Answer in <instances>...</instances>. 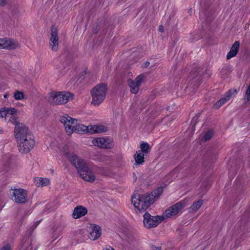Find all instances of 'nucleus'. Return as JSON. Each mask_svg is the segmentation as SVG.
Instances as JSON below:
<instances>
[{"label":"nucleus","mask_w":250,"mask_h":250,"mask_svg":"<svg viewBox=\"0 0 250 250\" xmlns=\"http://www.w3.org/2000/svg\"><path fill=\"white\" fill-rule=\"evenodd\" d=\"M49 47L54 52L59 49L58 30L57 27L53 26L51 28Z\"/></svg>","instance_id":"nucleus-11"},{"label":"nucleus","mask_w":250,"mask_h":250,"mask_svg":"<svg viewBox=\"0 0 250 250\" xmlns=\"http://www.w3.org/2000/svg\"><path fill=\"white\" fill-rule=\"evenodd\" d=\"M61 150L71 164L76 168L81 177L83 180L90 183L95 181L94 173L89 168L88 164L84 160L70 152L69 146L66 145H64Z\"/></svg>","instance_id":"nucleus-1"},{"label":"nucleus","mask_w":250,"mask_h":250,"mask_svg":"<svg viewBox=\"0 0 250 250\" xmlns=\"http://www.w3.org/2000/svg\"><path fill=\"white\" fill-rule=\"evenodd\" d=\"M3 129L1 128H0V134H2L3 133Z\"/></svg>","instance_id":"nucleus-33"},{"label":"nucleus","mask_w":250,"mask_h":250,"mask_svg":"<svg viewBox=\"0 0 250 250\" xmlns=\"http://www.w3.org/2000/svg\"><path fill=\"white\" fill-rule=\"evenodd\" d=\"M19 46L18 42L9 38H0V49H15Z\"/></svg>","instance_id":"nucleus-14"},{"label":"nucleus","mask_w":250,"mask_h":250,"mask_svg":"<svg viewBox=\"0 0 250 250\" xmlns=\"http://www.w3.org/2000/svg\"><path fill=\"white\" fill-rule=\"evenodd\" d=\"M10 246L9 245H6L1 249V250H10Z\"/></svg>","instance_id":"nucleus-28"},{"label":"nucleus","mask_w":250,"mask_h":250,"mask_svg":"<svg viewBox=\"0 0 250 250\" xmlns=\"http://www.w3.org/2000/svg\"><path fill=\"white\" fill-rule=\"evenodd\" d=\"M149 62H146L145 63V66H146H146H148V65H149Z\"/></svg>","instance_id":"nucleus-32"},{"label":"nucleus","mask_w":250,"mask_h":250,"mask_svg":"<svg viewBox=\"0 0 250 250\" xmlns=\"http://www.w3.org/2000/svg\"><path fill=\"white\" fill-rule=\"evenodd\" d=\"M89 238L91 240H95L101 235L102 231L100 226L95 224H90L88 227Z\"/></svg>","instance_id":"nucleus-16"},{"label":"nucleus","mask_w":250,"mask_h":250,"mask_svg":"<svg viewBox=\"0 0 250 250\" xmlns=\"http://www.w3.org/2000/svg\"><path fill=\"white\" fill-rule=\"evenodd\" d=\"M159 30L161 32H163L164 31V28L163 27L162 25H160L159 27Z\"/></svg>","instance_id":"nucleus-31"},{"label":"nucleus","mask_w":250,"mask_h":250,"mask_svg":"<svg viewBox=\"0 0 250 250\" xmlns=\"http://www.w3.org/2000/svg\"><path fill=\"white\" fill-rule=\"evenodd\" d=\"M185 207L184 201L178 202L166 209L163 217L170 218L178 214Z\"/></svg>","instance_id":"nucleus-12"},{"label":"nucleus","mask_w":250,"mask_h":250,"mask_svg":"<svg viewBox=\"0 0 250 250\" xmlns=\"http://www.w3.org/2000/svg\"><path fill=\"white\" fill-rule=\"evenodd\" d=\"M36 185L38 187L46 186L49 184L50 180L46 178H37L35 180Z\"/></svg>","instance_id":"nucleus-23"},{"label":"nucleus","mask_w":250,"mask_h":250,"mask_svg":"<svg viewBox=\"0 0 250 250\" xmlns=\"http://www.w3.org/2000/svg\"><path fill=\"white\" fill-rule=\"evenodd\" d=\"M213 132L211 130L207 132L204 136L205 141H208L213 136Z\"/></svg>","instance_id":"nucleus-27"},{"label":"nucleus","mask_w":250,"mask_h":250,"mask_svg":"<svg viewBox=\"0 0 250 250\" xmlns=\"http://www.w3.org/2000/svg\"><path fill=\"white\" fill-rule=\"evenodd\" d=\"M160 250V248H156V250Z\"/></svg>","instance_id":"nucleus-35"},{"label":"nucleus","mask_w":250,"mask_h":250,"mask_svg":"<svg viewBox=\"0 0 250 250\" xmlns=\"http://www.w3.org/2000/svg\"><path fill=\"white\" fill-rule=\"evenodd\" d=\"M6 3V0H0V4L1 6L5 5Z\"/></svg>","instance_id":"nucleus-30"},{"label":"nucleus","mask_w":250,"mask_h":250,"mask_svg":"<svg viewBox=\"0 0 250 250\" xmlns=\"http://www.w3.org/2000/svg\"><path fill=\"white\" fill-rule=\"evenodd\" d=\"M107 85L104 83L96 85L91 91V104L98 106L104 100L107 93Z\"/></svg>","instance_id":"nucleus-3"},{"label":"nucleus","mask_w":250,"mask_h":250,"mask_svg":"<svg viewBox=\"0 0 250 250\" xmlns=\"http://www.w3.org/2000/svg\"><path fill=\"white\" fill-rule=\"evenodd\" d=\"M140 148L141 149L138 151L141 152L146 155H147L150 151L149 145L147 143H142L140 145Z\"/></svg>","instance_id":"nucleus-24"},{"label":"nucleus","mask_w":250,"mask_h":250,"mask_svg":"<svg viewBox=\"0 0 250 250\" xmlns=\"http://www.w3.org/2000/svg\"><path fill=\"white\" fill-rule=\"evenodd\" d=\"M203 200H199L193 203L192 206L189 208V212L194 213L196 212L201 208L203 205Z\"/></svg>","instance_id":"nucleus-22"},{"label":"nucleus","mask_w":250,"mask_h":250,"mask_svg":"<svg viewBox=\"0 0 250 250\" xmlns=\"http://www.w3.org/2000/svg\"><path fill=\"white\" fill-rule=\"evenodd\" d=\"M7 96H8V95H7V94H5V95H4V97L5 98H6L7 97Z\"/></svg>","instance_id":"nucleus-34"},{"label":"nucleus","mask_w":250,"mask_h":250,"mask_svg":"<svg viewBox=\"0 0 250 250\" xmlns=\"http://www.w3.org/2000/svg\"><path fill=\"white\" fill-rule=\"evenodd\" d=\"M45 98L50 104L58 105L66 104L72 99V95L69 92L53 91L49 93Z\"/></svg>","instance_id":"nucleus-4"},{"label":"nucleus","mask_w":250,"mask_h":250,"mask_svg":"<svg viewBox=\"0 0 250 250\" xmlns=\"http://www.w3.org/2000/svg\"><path fill=\"white\" fill-rule=\"evenodd\" d=\"M14 97L16 100H22L24 98V94L22 91L16 90L14 93Z\"/></svg>","instance_id":"nucleus-26"},{"label":"nucleus","mask_w":250,"mask_h":250,"mask_svg":"<svg viewBox=\"0 0 250 250\" xmlns=\"http://www.w3.org/2000/svg\"><path fill=\"white\" fill-rule=\"evenodd\" d=\"M158 195L156 191L152 192L151 194H134L131 198V203L139 212L145 211L149 206L153 203L155 197H157L162 192V188H158Z\"/></svg>","instance_id":"nucleus-2"},{"label":"nucleus","mask_w":250,"mask_h":250,"mask_svg":"<svg viewBox=\"0 0 250 250\" xmlns=\"http://www.w3.org/2000/svg\"><path fill=\"white\" fill-rule=\"evenodd\" d=\"M146 156L141 152L137 151L134 155L133 158L135 160V165H143L145 162V156Z\"/></svg>","instance_id":"nucleus-21"},{"label":"nucleus","mask_w":250,"mask_h":250,"mask_svg":"<svg viewBox=\"0 0 250 250\" xmlns=\"http://www.w3.org/2000/svg\"><path fill=\"white\" fill-rule=\"evenodd\" d=\"M87 213V210L85 208L79 206L74 208L72 216L75 219H78L84 216Z\"/></svg>","instance_id":"nucleus-19"},{"label":"nucleus","mask_w":250,"mask_h":250,"mask_svg":"<svg viewBox=\"0 0 250 250\" xmlns=\"http://www.w3.org/2000/svg\"><path fill=\"white\" fill-rule=\"evenodd\" d=\"M237 93L236 89H230L226 93L223 98L217 101L214 106L215 108H220L223 104L228 102L231 98Z\"/></svg>","instance_id":"nucleus-17"},{"label":"nucleus","mask_w":250,"mask_h":250,"mask_svg":"<svg viewBox=\"0 0 250 250\" xmlns=\"http://www.w3.org/2000/svg\"><path fill=\"white\" fill-rule=\"evenodd\" d=\"M60 121L63 124L65 131L67 135H71L73 133V129L77 120L73 118L67 114L60 116Z\"/></svg>","instance_id":"nucleus-7"},{"label":"nucleus","mask_w":250,"mask_h":250,"mask_svg":"<svg viewBox=\"0 0 250 250\" xmlns=\"http://www.w3.org/2000/svg\"><path fill=\"white\" fill-rule=\"evenodd\" d=\"M103 250H115L113 248L109 246H107L103 249Z\"/></svg>","instance_id":"nucleus-29"},{"label":"nucleus","mask_w":250,"mask_h":250,"mask_svg":"<svg viewBox=\"0 0 250 250\" xmlns=\"http://www.w3.org/2000/svg\"><path fill=\"white\" fill-rule=\"evenodd\" d=\"M144 76L140 75L137 76L135 80L129 79L128 84L130 88V91L134 94H137L139 89V87L143 83Z\"/></svg>","instance_id":"nucleus-15"},{"label":"nucleus","mask_w":250,"mask_h":250,"mask_svg":"<svg viewBox=\"0 0 250 250\" xmlns=\"http://www.w3.org/2000/svg\"><path fill=\"white\" fill-rule=\"evenodd\" d=\"M27 192L22 189H15L13 190L12 199L17 203H24L26 201Z\"/></svg>","instance_id":"nucleus-13"},{"label":"nucleus","mask_w":250,"mask_h":250,"mask_svg":"<svg viewBox=\"0 0 250 250\" xmlns=\"http://www.w3.org/2000/svg\"><path fill=\"white\" fill-rule=\"evenodd\" d=\"M163 220V217L160 216H151L147 212L144 215V224L146 228L156 227Z\"/></svg>","instance_id":"nucleus-8"},{"label":"nucleus","mask_w":250,"mask_h":250,"mask_svg":"<svg viewBox=\"0 0 250 250\" xmlns=\"http://www.w3.org/2000/svg\"><path fill=\"white\" fill-rule=\"evenodd\" d=\"M92 143L95 146L102 148H111L113 147L114 144L112 139L107 137H97L93 138Z\"/></svg>","instance_id":"nucleus-10"},{"label":"nucleus","mask_w":250,"mask_h":250,"mask_svg":"<svg viewBox=\"0 0 250 250\" xmlns=\"http://www.w3.org/2000/svg\"><path fill=\"white\" fill-rule=\"evenodd\" d=\"M8 107H2L0 109V118L4 122H6V115L8 110Z\"/></svg>","instance_id":"nucleus-25"},{"label":"nucleus","mask_w":250,"mask_h":250,"mask_svg":"<svg viewBox=\"0 0 250 250\" xmlns=\"http://www.w3.org/2000/svg\"><path fill=\"white\" fill-rule=\"evenodd\" d=\"M14 135L16 142L32 136L29 133L27 127L22 123H17L16 124Z\"/></svg>","instance_id":"nucleus-9"},{"label":"nucleus","mask_w":250,"mask_h":250,"mask_svg":"<svg viewBox=\"0 0 250 250\" xmlns=\"http://www.w3.org/2000/svg\"><path fill=\"white\" fill-rule=\"evenodd\" d=\"M35 143L32 136L18 141L17 143L18 150L21 153H27L34 147Z\"/></svg>","instance_id":"nucleus-6"},{"label":"nucleus","mask_w":250,"mask_h":250,"mask_svg":"<svg viewBox=\"0 0 250 250\" xmlns=\"http://www.w3.org/2000/svg\"><path fill=\"white\" fill-rule=\"evenodd\" d=\"M17 110L15 108H9L6 115V121L12 124H17Z\"/></svg>","instance_id":"nucleus-18"},{"label":"nucleus","mask_w":250,"mask_h":250,"mask_svg":"<svg viewBox=\"0 0 250 250\" xmlns=\"http://www.w3.org/2000/svg\"><path fill=\"white\" fill-rule=\"evenodd\" d=\"M106 130V128L102 125H89L86 126L79 124L77 122L73 131V133L76 132L79 134L87 133L94 134L104 132Z\"/></svg>","instance_id":"nucleus-5"},{"label":"nucleus","mask_w":250,"mask_h":250,"mask_svg":"<svg viewBox=\"0 0 250 250\" xmlns=\"http://www.w3.org/2000/svg\"><path fill=\"white\" fill-rule=\"evenodd\" d=\"M240 46L239 42L238 41L235 42L231 46L229 52L227 55V59L228 60L235 57L239 50Z\"/></svg>","instance_id":"nucleus-20"}]
</instances>
